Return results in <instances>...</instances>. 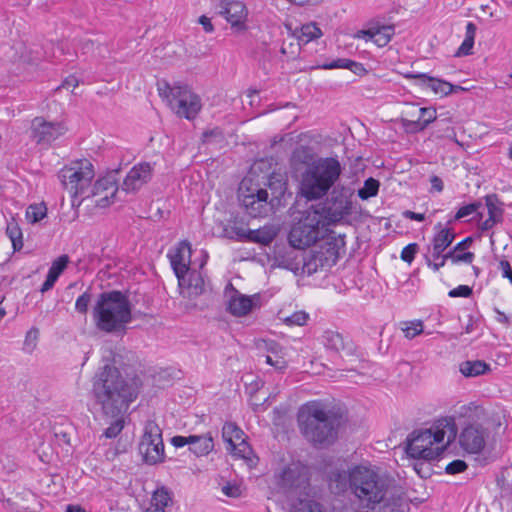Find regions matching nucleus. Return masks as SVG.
<instances>
[{
    "label": "nucleus",
    "mask_w": 512,
    "mask_h": 512,
    "mask_svg": "<svg viewBox=\"0 0 512 512\" xmlns=\"http://www.w3.org/2000/svg\"><path fill=\"white\" fill-rule=\"evenodd\" d=\"M139 393L137 380L125 379L120 371L111 365H105L95 374L92 383V395L105 415L118 417L127 411Z\"/></svg>",
    "instance_id": "nucleus-1"
},
{
    "label": "nucleus",
    "mask_w": 512,
    "mask_h": 512,
    "mask_svg": "<svg viewBox=\"0 0 512 512\" xmlns=\"http://www.w3.org/2000/svg\"><path fill=\"white\" fill-rule=\"evenodd\" d=\"M96 328L105 333H123L132 321V305L126 294L118 290L98 295L92 310Z\"/></svg>",
    "instance_id": "nucleus-2"
},
{
    "label": "nucleus",
    "mask_w": 512,
    "mask_h": 512,
    "mask_svg": "<svg viewBox=\"0 0 512 512\" xmlns=\"http://www.w3.org/2000/svg\"><path fill=\"white\" fill-rule=\"evenodd\" d=\"M455 436L453 420L443 418L429 429L413 431L407 438L405 450L412 458L433 460L443 453Z\"/></svg>",
    "instance_id": "nucleus-3"
},
{
    "label": "nucleus",
    "mask_w": 512,
    "mask_h": 512,
    "mask_svg": "<svg viewBox=\"0 0 512 512\" xmlns=\"http://www.w3.org/2000/svg\"><path fill=\"white\" fill-rule=\"evenodd\" d=\"M342 174V167L334 157L319 158L301 173L299 194L307 201H317L328 195Z\"/></svg>",
    "instance_id": "nucleus-4"
},
{
    "label": "nucleus",
    "mask_w": 512,
    "mask_h": 512,
    "mask_svg": "<svg viewBox=\"0 0 512 512\" xmlns=\"http://www.w3.org/2000/svg\"><path fill=\"white\" fill-rule=\"evenodd\" d=\"M340 418L319 402L307 403L298 413L299 428L314 445H330L337 438Z\"/></svg>",
    "instance_id": "nucleus-5"
},
{
    "label": "nucleus",
    "mask_w": 512,
    "mask_h": 512,
    "mask_svg": "<svg viewBox=\"0 0 512 512\" xmlns=\"http://www.w3.org/2000/svg\"><path fill=\"white\" fill-rule=\"evenodd\" d=\"M387 488L386 480L371 468L355 466L350 470V489L366 508L374 509L381 503Z\"/></svg>",
    "instance_id": "nucleus-6"
},
{
    "label": "nucleus",
    "mask_w": 512,
    "mask_h": 512,
    "mask_svg": "<svg viewBox=\"0 0 512 512\" xmlns=\"http://www.w3.org/2000/svg\"><path fill=\"white\" fill-rule=\"evenodd\" d=\"M322 203L311 206L317 210L326 226H336L348 222V218L354 213V190L346 185H336L325 196Z\"/></svg>",
    "instance_id": "nucleus-7"
},
{
    "label": "nucleus",
    "mask_w": 512,
    "mask_h": 512,
    "mask_svg": "<svg viewBox=\"0 0 512 512\" xmlns=\"http://www.w3.org/2000/svg\"><path fill=\"white\" fill-rule=\"evenodd\" d=\"M94 176V167L87 159L75 161L59 171L58 178L63 188L71 195L73 207H79L83 200L87 199Z\"/></svg>",
    "instance_id": "nucleus-8"
},
{
    "label": "nucleus",
    "mask_w": 512,
    "mask_h": 512,
    "mask_svg": "<svg viewBox=\"0 0 512 512\" xmlns=\"http://www.w3.org/2000/svg\"><path fill=\"white\" fill-rule=\"evenodd\" d=\"M159 95L167 100L169 107L179 116L194 119L201 110V100L187 85L165 83L159 87Z\"/></svg>",
    "instance_id": "nucleus-9"
},
{
    "label": "nucleus",
    "mask_w": 512,
    "mask_h": 512,
    "mask_svg": "<svg viewBox=\"0 0 512 512\" xmlns=\"http://www.w3.org/2000/svg\"><path fill=\"white\" fill-rule=\"evenodd\" d=\"M327 227L317 210L310 207L302 213L300 220L292 226L288 236L289 243L297 249L314 245L321 236V229Z\"/></svg>",
    "instance_id": "nucleus-10"
},
{
    "label": "nucleus",
    "mask_w": 512,
    "mask_h": 512,
    "mask_svg": "<svg viewBox=\"0 0 512 512\" xmlns=\"http://www.w3.org/2000/svg\"><path fill=\"white\" fill-rule=\"evenodd\" d=\"M139 452L145 463L154 465L164 460L162 430L155 421L149 420L139 443Z\"/></svg>",
    "instance_id": "nucleus-11"
},
{
    "label": "nucleus",
    "mask_w": 512,
    "mask_h": 512,
    "mask_svg": "<svg viewBox=\"0 0 512 512\" xmlns=\"http://www.w3.org/2000/svg\"><path fill=\"white\" fill-rule=\"evenodd\" d=\"M218 14L230 24L233 33L247 31L248 9L244 2L239 0H221Z\"/></svg>",
    "instance_id": "nucleus-12"
},
{
    "label": "nucleus",
    "mask_w": 512,
    "mask_h": 512,
    "mask_svg": "<svg viewBox=\"0 0 512 512\" xmlns=\"http://www.w3.org/2000/svg\"><path fill=\"white\" fill-rule=\"evenodd\" d=\"M308 481V469L300 463H292L276 475L277 486L285 493L306 488Z\"/></svg>",
    "instance_id": "nucleus-13"
},
{
    "label": "nucleus",
    "mask_w": 512,
    "mask_h": 512,
    "mask_svg": "<svg viewBox=\"0 0 512 512\" xmlns=\"http://www.w3.org/2000/svg\"><path fill=\"white\" fill-rule=\"evenodd\" d=\"M32 138L38 145H49L67 131L61 122H48L42 117H36L31 124Z\"/></svg>",
    "instance_id": "nucleus-14"
},
{
    "label": "nucleus",
    "mask_w": 512,
    "mask_h": 512,
    "mask_svg": "<svg viewBox=\"0 0 512 512\" xmlns=\"http://www.w3.org/2000/svg\"><path fill=\"white\" fill-rule=\"evenodd\" d=\"M488 430L480 424L467 425L459 436V443L463 450L471 454L482 452L486 446Z\"/></svg>",
    "instance_id": "nucleus-15"
},
{
    "label": "nucleus",
    "mask_w": 512,
    "mask_h": 512,
    "mask_svg": "<svg viewBox=\"0 0 512 512\" xmlns=\"http://www.w3.org/2000/svg\"><path fill=\"white\" fill-rule=\"evenodd\" d=\"M226 293H229L227 311L236 317L246 316L254 307L258 306L260 300L258 294L253 296L244 295L235 289L232 284L228 285Z\"/></svg>",
    "instance_id": "nucleus-16"
},
{
    "label": "nucleus",
    "mask_w": 512,
    "mask_h": 512,
    "mask_svg": "<svg viewBox=\"0 0 512 512\" xmlns=\"http://www.w3.org/2000/svg\"><path fill=\"white\" fill-rule=\"evenodd\" d=\"M171 444L176 448L189 445V450L197 457L206 456L214 449L213 437L210 433L204 435L174 436Z\"/></svg>",
    "instance_id": "nucleus-17"
},
{
    "label": "nucleus",
    "mask_w": 512,
    "mask_h": 512,
    "mask_svg": "<svg viewBox=\"0 0 512 512\" xmlns=\"http://www.w3.org/2000/svg\"><path fill=\"white\" fill-rule=\"evenodd\" d=\"M191 245L187 240L178 243L174 250L168 253L171 266L179 283L185 282V274L190 270Z\"/></svg>",
    "instance_id": "nucleus-18"
},
{
    "label": "nucleus",
    "mask_w": 512,
    "mask_h": 512,
    "mask_svg": "<svg viewBox=\"0 0 512 512\" xmlns=\"http://www.w3.org/2000/svg\"><path fill=\"white\" fill-rule=\"evenodd\" d=\"M118 191L115 180L112 176L98 179L93 185L90 183L87 198L99 196L95 201L97 207L105 208L111 204L112 198Z\"/></svg>",
    "instance_id": "nucleus-19"
},
{
    "label": "nucleus",
    "mask_w": 512,
    "mask_h": 512,
    "mask_svg": "<svg viewBox=\"0 0 512 512\" xmlns=\"http://www.w3.org/2000/svg\"><path fill=\"white\" fill-rule=\"evenodd\" d=\"M152 170L153 168L148 162L134 166L125 177L122 190L127 193L138 191L144 184L151 180Z\"/></svg>",
    "instance_id": "nucleus-20"
},
{
    "label": "nucleus",
    "mask_w": 512,
    "mask_h": 512,
    "mask_svg": "<svg viewBox=\"0 0 512 512\" xmlns=\"http://www.w3.org/2000/svg\"><path fill=\"white\" fill-rule=\"evenodd\" d=\"M243 436V431L235 423H226L222 428V437L229 444V449L246 458L250 449Z\"/></svg>",
    "instance_id": "nucleus-21"
},
{
    "label": "nucleus",
    "mask_w": 512,
    "mask_h": 512,
    "mask_svg": "<svg viewBox=\"0 0 512 512\" xmlns=\"http://www.w3.org/2000/svg\"><path fill=\"white\" fill-rule=\"evenodd\" d=\"M327 254L332 255L333 253L330 252L329 249L327 251L319 250L310 252L303 258V273L312 275L319 269L331 267L333 264H335V259L330 261V258Z\"/></svg>",
    "instance_id": "nucleus-22"
},
{
    "label": "nucleus",
    "mask_w": 512,
    "mask_h": 512,
    "mask_svg": "<svg viewBox=\"0 0 512 512\" xmlns=\"http://www.w3.org/2000/svg\"><path fill=\"white\" fill-rule=\"evenodd\" d=\"M178 284L181 292L188 298H196L205 292L203 275L194 269H190L188 273L185 274L184 283L178 282Z\"/></svg>",
    "instance_id": "nucleus-23"
},
{
    "label": "nucleus",
    "mask_w": 512,
    "mask_h": 512,
    "mask_svg": "<svg viewBox=\"0 0 512 512\" xmlns=\"http://www.w3.org/2000/svg\"><path fill=\"white\" fill-rule=\"evenodd\" d=\"M394 35V27L391 25H382L371 27L368 30H361L357 33V37H364L372 40L377 46H386Z\"/></svg>",
    "instance_id": "nucleus-24"
},
{
    "label": "nucleus",
    "mask_w": 512,
    "mask_h": 512,
    "mask_svg": "<svg viewBox=\"0 0 512 512\" xmlns=\"http://www.w3.org/2000/svg\"><path fill=\"white\" fill-rule=\"evenodd\" d=\"M416 120L402 119L403 127L407 132L415 133L424 130L436 119V110L433 108H420Z\"/></svg>",
    "instance_id": "nucleus-25"
},
{
    "label": "nucleus",
    "mask_w": 512,
    "mask_h": 512,
    "mask_svg": "<svg viewBox=\"0 0 512 512\" xmlns=\"http://www.w3.org/2000/svg\"><path fill=\"white\" fill-rule=\"evenodd\" d=\"M435 229H438V232L432 238L431 248L434 249V254L438 256L453 243L455 233L451 227L443 228L440 222L435 226Z\"/></svg>",
    "instance_id": "nucleus-26"
},
{
    "label": "nucleus",
    "mask_w": 512,
    "mask_h": 512,
    "mask_svg": "<svg viewBox=\"0 0 512 512\" xmlns=\"http://www.w3.org/2000/svg\"><path fill=\"white\" fill-rule=\"evenodd\" d=\"M472 243V238L467 237L464 240L457 243L451 250L447 253H442V259L444 261L451 260L452 263L457 264L460 262L472 263L474 259V254L472 252H464L459 253L461 249H467L469 245Z\"/></svg>",
    "instance_id": "nucleus-27"
},
{
    "label": "nucleus",
    "mask_w": 512,
    "mask_h": 512,
    "mask_svg": "<svg viewBox=\"0 0 512 512\" xmlns=\"http://www.w3.org/2000/svg\"><path fill=\"white\" fill-rule=\"evenodd\" d=\"M488 209V218L482 223V230H490L502 220L503 209L498 205L497 195L490 194L485 197Z\"/></svg>",
    "instance_id": "nucleus-28"
},
{
    "label": "nucleus",
    "mask_w": 512,
    "mask_h": 512,
    "mask_svg": "<svg viewBox=\"0 0 512 512\" xmlns=\"http://www.w3.org/2000/svg\"><path fill=\"white\" fill-rule=\"evenodd\" d=\"M460 373L466 378L486 375L492 371L490 364L484 360H466L459 364Z\"/></svg>",
    "instance_id": "nucleus-29"
},
{
    "label": "nucleus",
    "mask_w": 512,
    "mask_h": 512,
    "mask_svg": "<svg viewBox=\"0 0 512 512\" xmlns=\"http://www.w3.org/2000/svg\"><path fill=\"white\" fill-rule=\"evenodd\" d=\"M407 77L418 80L419 84L430 88L435 94L447 96L448 82L445 80L430 77L424 73L410 74Z\"/></svg>",
    "instance_id": "nucleus-30"
},
{
    "label": "nucleus",
    "mask_w": 512,
    "mask_h": 512,
    "mask_svg": "<svg viewBox=\"0 0 512 512\" xmlns=\"http://www.w3.org/2000/svg\"><path fill=\"white\" fill-rule=\"evenodd\" d=\"M322 343L327 349L334 352H340L345 349V338L341 333L334 330H326L322 335Z\"/></svg>",
    "instance_id": "nucleus-31"
},
{
    "label": "nucleus",
    "mask_w": 512,
    "mask_h": 512,
    "mask_svg": "<svg viewBox=\"0 0 512 512\" xmlns=\"http://www.w3.org/2000/svg\"><path fill=\"white\" fill-rule=\"evenodd\" d=\"M292 35L296 37L299 41L308 43L314 39L321 37L322 31L315 22H310L302 25L300 29H295L292 32Z\"/></svg>",
    "instance_id": "nucleus-32"
},
{
    "label": "nucleus",
    "mask_w": 512,
    "mask_h": 512,
    "mask_svg": "<svg viewBox=\"0 0 512 512\" xmlns=\"http://www.w3.org/2000/svg\"><path fill=\"white\" fill-rule=\"evenodd\" d=\"M275 237L276 232L272 228L268 227L247 231V240L263 245L270 244Z\"/></svg>",
    "instance_id": "nucleus-33"
},
{
    "label": "nucleus",
    "mask_w": 512,
    "mask_h": 512,
    "mask_svg": "<svg viewBox=\"0 0 512 512\" xmlns=\"http://www.w3.org/2000/svg\"><path fill=\"white\" fill-rule=\"evenodd\" d=\"M477 27L473 22H468L466 25L465 39L458 48L455 56H467L471 54L474 45V39Z\"/></svg>",
    "instance_id": "nucleus-34"
},
{
    "label": "nucleus",
    "mask_w": 512,
    "mask_h": 512,
    "mask_svg": "<svg viewBox=\"0 0 512 512\" xmlns=\"http://www.w3.org/2000/svg\"><path fill=\"white\" fill-rule=\"evenodd\" d=\"M350 487V471H333L330 474V488L337 493L343 492Z\"/></svg>",
    "instance_id": "nucleus-35"
},
{
    "label": "nucleus",
    "mask_w": 512,
    "mask_h": 512,
    "mask_svg": "<svg viewBox=\"0 0 512 512\" xmlns=\"http://www.w3.org/2000/svg\"><path fill=\"white\" fill-rule=\"evenodd\" d=\"M242 205L246 212L252 217H261L268 211V205H260L254 200L253 194L243 195Z\"/></svg>",
    "instance_id": "nucleus-36"
},
{
    "label": "nucleus",
    "mask_w": 512,
    "mask_h": 512,
    "mask_svg": "<svg viewBox=\"0 0 512 512\" xmlns=\"http://www.w3.org/2000/svg\"><path fill=\"white\" fill-rule=\"evenodd\" d=\"M482 207H483V204L480 201H475L473 203L462 206L461 208L458 209V211L454 215V218L447 222V225L452 224L453 221L461 220V219L468 217L472 214H477V216L479 218H482L483 214L481 212H479V209Z\"/></svg>",
    "instance_id": "nucleus-37"
},
{
    "label": "nucleus",
    "mask_w": 512,
    "mask_h": 512,
    "mask_svg": "<svg viewBox=\"0 0 512 512\" xmlns=\"http://www.w3.org/2000/svg\"><path fill=\"white\" fill-rule=\"evenodd\" d=\"M172 501L171 492L166 487L156 489L152 496V504L150 508L163 509Z\"/></svg>",
    "instance_id": "nucleus-38"
},
{
    "label": "nucleus",
    "mask_w": 512,
    "mask_h": 512,
    "mask_svg": "<svg viewBox=\"0 0 512 512\" xmlns=\"http://www.w3.org/2000/svg\"><path fill=\"white\" fill-rule=\"evenodd\" d=\"M380 183L378 180L370 177L364 181L362 188L358 190V196L362 200L375 197L378 194Z\"/></svg>",
    "instance_id": "nucleus-39"
},
{
    "label": "nucleus",
    "mask_w": 512,
    "mask_h": 512,
    "mask_svg": "<svg viewBox=\"0 0 512 512\" xmlns=\"http://www.w3.org/2000/svg\"><path fill=\"white\" fill-rule=\"evenodd\" d=\"M291 512H323L320 503L313 499H299L291 509Z\"/></svg>",
    "instance_id": "nucleus-40"
},
{
    "label": "nucleus",
    "mask_w": 512,
    "mask_h": 512,
    "mask_svg": "<svg viewBox=\"0 0 512 512\" xmlns=\"http://www.w3.org/2000/svg\"><path fill=\"white\" fill-rule=\"evenodd\" d=\"M47 215V207L44 203L32 204L26 210V218L31 224H35Z\"/></svg>",
    "instance_id": "nucleus-41"
},
{
    "label": "nucleus",
    "mask_w": 512,
    "mask_h": 512,
    "mask_svg": "<svg viewBox=\"0 0 512 512\" xmlns=\"http://www.w3.org/2000/svg\"><path fill=\"white\" fill-rule=\"evenodd\" d=\"M6 233L12 242L13 249L19 251L23 247L22 232L19 226L16 223H9Z\"/></svg>",
    "instance_id": "nucleus-42"
},
{
    "label": "nucleus",
    "mask_w": 512,
    "mask_h": 512,
    "mask_svg": "<svg viewBox=\"0 0 512 512\" xmlns=\"http://www.w3.org/2000/svg\"><path fill=\"white\" fill-rule=\"evenodd\" d=\"M70 262L69 256L66 254H63L59 256L57 259H55L50 268L48 273L55 276L56 278H59V276L64 272V270L67 268L68 263Z\"/></svg>",
    "instance_id": "nucleus-43"
},
{
    "label": "nucleus",
    "mask_w": 512,
    "mask_h": 512,
    "mask_svg": "<svg viewBox=\"0 0 512 512\" xmlns=\"http://www.w3.org/2000/svg\"><path fill=\"white\" fill-rule=\"evenodd\" d=\"M276 348V344L269 348V351L274 353V356L266 355V363L273 366L278 371H283L287 367V362L282 356L278 355Z\"/></svg>",
    "instance_id": "nucleus-44"
},
{
    "label": "nucleus",
    "mask_w": 512,
    "mask_h": 512,
    "mask_svg": "<svg viewBox=\"0 0 512 512\" xmlns=\"http://www.w3.org/2000/svg\"><path fill=\"white\" fill-rule=\"evenodd\" d=\"M404 325L402 330L408 339H412L423 332V323L420 320L405 322Z\"/></svg>",
    "instance_id": "nucleus-45"
},
{
    "label": "nucleus",
    "mask_w": 512,
    "mask_h": 512,
    "mask_svg": "<svg viewBox=\"0 0 512 512\" xmlns=\"http://www.w3.org/2000/svg\"><path fill=\"white\" fill-rule=\"evenodd\" d=\"M91 300L92 293L89 290L85 291L77 298L75 302L76 311L80 314H86Z\"/></svg>",
    "instance_id": "nucleus-46"
},
{
    "label": "nucleus",
    "mask_w": 512,
    "mask_h": 512,
    "mask_svg": "<svg viewBox=\"0 0 512 512\" xmlns=\"http://www.w3.org/2000/svg\"><path fill=\"white\" fill-rule=\"evenodd\" d=\"M124 421L122 418H117L111 425L105 429L103 435L106 438H115L123 429Z\"/></svg>",
    "instance_id": "nucleus-47"
},
{
    "label": "nucleus",
    "mask_w": 512,
    "mask_h": 512,
    "mask_svg": "<svg viewBox=\"0 0 512 512\" xmlns=\"http://www.w3.org/2000/svg\"><path fill=\"white\" fill-rule=\"evenodd\" d=\"M308 317V314L305 313L304 311H297L293 313L291 316L285 318V322L288 325L303 326L306 324Z\"/></svg>",
    "instance_id": "nucleus-48"
},
{
    "label": "nucleus",
    "mask_w": 512,
    "mask_h": 512,
    "mask_svg": "<svg viewBox=\"0 0 512 512\" xmlns=\"http://www.w3.org/2000/svg\"><path fill=\"white\" fill-rule=\"evenodd\" d=\"M419 249L417 243H410L405 246L401 252V259L407 263H411Z\"/></svg>",
    "instance_id": "nucleus-49"
},
{
    "label": "nucleus",
    "mask_w": 512,
    "mask_h": 512,
    "mask_svg": "<svg viewBox=\"0 0 512 512\" xmlns=\"http://www.w3.org/2000/svg\"><path fill=\"white\" fill-rule=\"evenodd\" d=\"M466 468H467L466 462L463 460L457 459V460H454L451 463H449L446 466L445 471L447 474L454 475V474L461 473V472L465 471Z\"/></svg>",
    "instance_id": "nucleus-50"
},
{
    "label": "nucleus",
    "mask_w": 512,
    "mask_h": 512,
    "mask_svg": "<svg viewBox=\"0 0 512 512\" xmlns=\"http://www.w3.org/2000/svg\"><path fill=\"white\" fill-rule=\"evenodd\" d=\"M350 63H352V60L345 59V58H340V59H337V60H333L330 63L323 64L322 68L323 69L343 68V69H348L349 70L351 68Z\"/></svg>",
    "instance_id": "nucleus-51"
},
{
    "label": "nucleus",
    "mask_w": 512,
    "mask_h": 512,
    "mask_svg": "<svg viewBox=\"0 0 512 512\" xmlns=\"http://www.w3.org/2000/svg\"><path fill=\"white\" fill-rule=\"evenodd\" d=\"M473 293L472 288L467 285H459L458 287L449 291V297H469Z\"/></svg>",
    "instance_id": "nucleus-52"
},
{
    "label": "nucleus",
    "mask_w": 512,
    "mask_h": 512,
    "mask_svg": "<svg viewBox=\"0 0 512 512\" xmlns=\"http://www.w3.org/2000/svg\"><path fill=\"white\" fill-rule=\"evenodd\" d=\"M222 492L228 497H238L241 494L240 487L237 485L226 484L222 487Z\"/></svg>",
    "instance_id": "nucleus-53"
},
{
    "label": "nucleus",
    "mask_w": 512,
    "mask_h": 512,
    "mask_svg": "<svg viewBox=\"0 0 512 512\" xmlns=\"http://www.w3.org/2000/svg\"><path fill=\"white\" fill-rule=\"evenodd\" d=\"M38 337V329L32 328L30 329L25 338V346H29L31 349L35 347V342Z\"/></svg>",
    "instance_id": "nucleus-54"
},
{
    "label": "nucleus",
    "mask_w": 512,
    "mask_h": 512,
    "mask_svg": "<svg viewBox=\"0 0 512 512\" xmlns=\"http://www.w3.org/2000/svg\"><path fill=\"white\" fill-rule=\"evenodd\" d=\"M499 268L502 271L503 277L508 278L512 283V268L510 263L507 260H501L499 263Z\"/></svg>",
    "instance_id": "nucleus-55"
},
{
    "label": "nucleus",
    "mask_w": 512,
    "mask_h": 512,
    "mask_svg": "<svg viewBox=\"0 0 512 512\" xmlns=\"http://www.w3.org/2000/svg\"><path fill=\"white\" fill-rule=\"evenodd\" d=\"M254 200L260 205H268V193L265 189H258L256 193H252Z\"/></svg>",
    "instance_id": "nucleus-56"
},
{
    "label": "nucleus",
    "mask_w": 512,
    "mask_h": 512,
    "mask_svg": "<svg viewBox=\"0 0 512 512\" xmlns=\"http://www.w3.org/2000/svg\"><path fill=\"white\" fill-rule=\"evenodd\" d=\"M198 23L200 25H202V27L206 33H212L214 31V25L212 24L211 19L208 18L207 16H205V15L200 16L198 19Z\"/></svg>",
    "instance_id": "nucleus-57"
},
{
    "label": "nucleus",
    "mask_w": 512,
    "mask_h": 512,
    "mask_svg": "<svg viewBox=\"0 0 512 512\" xmlns=\"http://www.w3.org/2000/svg\"><path fill=\"white\" fill-rule=\"evenodd\" d=\"M57 279L58 278H56L55 276H53L50 273H48L47 277H46V280L44 281V283L41 286L40 291L42 293H45V292L49 291L50 289H52L54 284H55V282L57 281Z\"/></svg>",
    "instance_id": "nucleus-58"
},
{
    "label": "nucleus",
    "mask_w": 512,
    "mask_h": 512,
    "mask_svg": "<svg viewBox=\"0 0 512 512\" xmlns=\"http://www.w3.org/2000/svg\"><path fill=\"white\" fill-rule=\"evenodd\" d=\"M403 217L409 220H415V221H424L425 220V214L423 213H416L410 210H405L402 213Z\"/></svg>",
    "instance_id": "nucleus-59"
},
{
    "label": "nucleus",
    "mask_w": 512,
    "mask_h": 512,
    "mask_svg": "<svg viewBox=\"0 0 512 512\" xmlns=\"http://www.w3.org/2000/svg\"><path fill=\"white\" fill-rule=\"evenodd\" d=\"M79 84V81L78 79L75 77V76H68L62 83L61 86H59L57 89H60V88H66V89H69V88H76Z\"/></svg>",
    "instance_id": "nucleus-60"
},
{
    "label": "nucleus",
    "mask_w": 512,
    "mask_h": 512,
    "mask_svg": "<svg viewBox=\"0 0 512 512\" xmlns=\"http://www.w3.org/2000/svg\"><path fill=\"white\" fill-rule=\"evenodd\" d=\"M291 4L297 6H317L320 5L323 0H287Z\"/></svg>",
    "instance_id": "nucleus-61"
},
{
    "label": "nucleus",
    "mask_w": 512,
    "mask_h": 512,
    "mask_svg": "<svg viewBox=\"0 0 512 512\" xmlns=\"http://www.w3.org/2000/svg\"><path fill=\"white\" fill-rule=\"evenodd\" d=\"M431 187L433 190L437 192H442L444 188L443 181L440 177L434 175L430 178Z\"/></svg>",
    "instance_id": "nucleus-62"
},
{
    "label": "nucleus",
    "mask_w": 512,
    "mask_h": 512,
    "mask_svg": "<svg viewBox=\"0 0 512 512\" xmlns=\"http://www.w3.org/2000/svg\"><path fill=\"white\" fill-rule=\"evenodd\" d=\"M350 65H351V68L349 70L352 71L354 74L360 76V75H363L366 73V69L364 68L363 64L352 61V63H350Z\"/></svg>",
    "instance_id": "nucleus-63"
},
{
    "label": "nucleus",
    "mask_w": 512,
    "mask_h": 512,
    "mask_svg": "<svg viewBox=\"0 0 512 512\" xmlns=\"http://www.w3.org/2000/svg\"><path fill=\"white\" fill-rule=\"evenodd\" d=\"M494 311L496 313V320L499 323H502L506 326L510 325V319L504 312L500 311L498 308H495Z\"/></svg>",
    "instance_id": "nucleus-64"
}]
</instances>
